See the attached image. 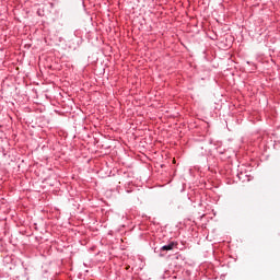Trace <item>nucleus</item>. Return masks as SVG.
Instances as JSON below:
<instances>
[{"mask_svg": "<svg viewBox=\"0 0 280 280\" xmlns=\"http://www.w3.org/2000/svg\"><path fill=\"white\" fill-rule=\"evenodd\" d=\"M178 246V243L171 242L168 245L162 246L161 250H174Z\"/></svg>", "mask_w": 280, "mask_h": 280, "instance_id": "1", "label": "nucleus"}, {"mask_svg": "<svg viewBox=\"0 0 280 280\" xmlns=\"http://www.w3.org/2000/svg\"><path fill=\"white\" fill-rule=\"evenodd\" d=\"M173 163H176V160H173Z\"/></svg>", "mask_w": 280, "mask_h": 280, "instance_id": "2", "label": "nucleus"}]
</instances>
